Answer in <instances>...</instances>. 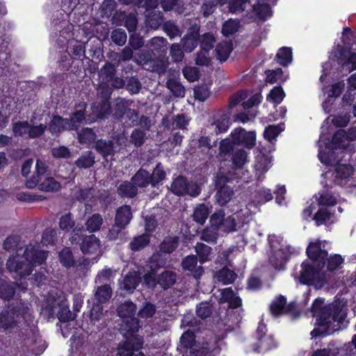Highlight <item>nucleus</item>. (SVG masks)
I'll return each instance as SVG.
<instances>
[{"instance_id": "30", "label": "nucleus", "mask_w": 356, "mask_h": 356, "mask_svg": "<svg viewBox=\"0 0 356 356\" xmlns=\"http://www.w3.org/2000/svg\"><path fill=\"white\" fill-rule=\"evenodd\" d=\"M150 239V235L147 233L136 236L130 241L129 248L133 252L140 251L149 245Z\"/></svg>"}, {"instance_id": "44", "label": "nucleus", "mask_w": 356, "mask_h": 356, "mask_svg": "<svg viewBox=\"0 0 356 356\" xmlns=\"http://www.w3.org/2000/svg\"><path fill=\"white\" fill-rule=\"evenodd\" d=\"M232 51V44L227 42H222L218 43L215 49L216 58L220 62L226 61L229 58Z\"/></svg>"}, {"instance_id": "18", "label": "nucleus", "mask_w": 356, "mask_h": 356, "mask_svg": "<svg viewBox=\"0 0 356 356\" xmlns=\"http://www.w3.org/2000/svg\"><path fill=\"white\" fill-rule=\"evenodd\" d=\"M140 327V321L138 318H129L122 319L120 330L126 339H131L135 336Z\"/></svg>"}, {"instance_id": "3", "label": "nucleus", "mask_w": 356, "mask_h": 356, "mask_svg": "<svg viewBox=\"0 0 356 356\" xmlns=\"http://www.w3.org/2000/svg\"><path fill=\"white\" fill-rule=\"evenodd\" d=\"M28 305L22 301L13 302L8 305L0 314V328L13 329L22 321H26L29 316Z\"/></svg>"}, {"instance_id": "36", "label": "nucleus", "mask_w": 356, "mask_h": 356, "mask_svg": "<svg viewBox=\"0 0 356 356\" xmlns=\"http://www.w3.org/2000/svg\"><path fill=\"white\" fill-rule=\"evenodd\" d=\"M247 160V152L244 149H240L233 152L229 161H232V168L234 170H240L243 168Z\"/></svg>"}, {"instance_id": "48", "label": "nucleus", "mask_w": 356, "mask_h": 356, "mask_svg": "<svg viewBox=\"0 0 356 356\" xmlns=\"http://www.w3.org/2000/svg\"><path fill=\"white\" fill-rule=\"evenodd\" d=\"M152 187L155 188L161 184L166 177V173L161 163H158L154 168L152 173H150Z\"/></svg>"}, {"instance_id": "41", "label": "nucleus", "mask_w": 356, "mask_h": 356, "mask_svg": "<svg viewBox=\"0 0 356 356\" xmlns=\"http://www.w3.org/2000/svg\"><path fill=\"white\" fill-rule=\"evenodd\" d=\"M97 135L92 129L88 127L83 128L78 133V141L81 145H90L95 142Z\"/></svg>"}, {"instance_id": "59", "label": "nucleus", "mask_w": 356, "mask_h": 356, "mask_svg": "<svg viewBox=\"0 0 356 356\" xmlns=\"http://www.w3.org/2000/svg\"><path fill=\"white\" fill-rule=\"evenodd\" d=\"M146 132L140 129H134L130 136V143L136 147H141L145 142Z\"/></svg>"}, {"instance_id": "22", "label": "nucleus", "mask_w": 356, "mask_h": 356, "mask_svg": "<svg viewBox=\"0 0 356 356\" xmlns=\"http://www.w3.org/2000/svg\"><path fill=\"white\" fill-rule=\"evenodd\" d=\"M180 238L178 236H167L163 238L159 245V252L165 254H170L178 248Z\"/></svg>"}, {"instance_id": "27", "label": "nucleus", "mask_w": 356, "mask_h": 356, "mask_svg": "<svg viewBox=\"0 0 356 356\" xmlns=\"http://www.w3.org/2000/svg\"><path fill=\"white\" fill-rule=\"evenodd\" d=\"M132 218L133 215L131 206L124 204L116 210L115 222L126 227L130 223Z\"/></svg>"}, {"instance_id": "23", "label": "nucleus", "mask_w": 356, "mask_h": 356, "mask_svg": "<svg viewBox=\"0 0 356 356\" xmlns=\"http://www.w3.org/2000/svg\"><path fill=\"white\" fill-rule=\"evenodd\" d=\"M141 274L138 270L129 271L123 279V289L126 291L133 293L141 282Z\"/></svg>"}, {"instance_id": "24", "label": "nucleus", "mask_w": 356, "mask_h": 356, "mask_svg": "<svg viewBox=\"0 0 356 356\" xmlns=\"http://www.w3.org/2000/svg\"><path fill=\"white\" fill-rule=\"evenodd\" d=\"M177 282V274L172 270H164L157 275L158 285L164 291L171 289Z\"/></svg>"}, {"instance_id": "13", "label": "nucleus", "mask_w": 356, "mask_h": 356, "mask_svg": "<svg viewBox=\"0 0 356 356\" xmlns=\"http://www.w3.org/2000/svg\"><path fill=\"white\" fill-rule=\"evenodd\" d=\"M47 254V251L39 250L31 245H27L24 252L26 259L29 260L33 268L45 263Z\"/></svg>"}, {"instance_id": "16", "label": "nucleus", "mask_w": 356, "mask_h": 356, "mask_svg": "<svg viewBox=\"0 0 356 356\" xmlns=\"http://www.w3.org/2000/svg\"><path fill=\"white\" fill-rule=\"evenodd\" d=\"M269 243L273 254L270 257V261L275 269L284 270L287 261L289 260V256L282 248L277 250H274L275 246L273 244L272 239H269Z\"/></svg>"}, {"instance_id": "15", "label": "nucleus", "mask_w": 356, "mask_h": 356, "mask_svg": "<svg viewBox=\"0 0 356 356\" xmlns=\"http://www.w3.org/2000/svg\"><path fill=\"white\" fill-rule=\"evenodd\" d=\"M197 257L191 254L182 259L181 266L184 270H188L191 273V275L196 280H198L204 273V268L202 266H197Z\"/></svg>"}, {"instance_id": "58", "label": "nucleus", "mask_w": 356, "mask_h": 356, "mask_svg": "<svg viewBox=\"0 0 356 356\" xmlns=\"http://www.w3.org/2000/svg\"><path fill=\"white\" fill-rule=\"evenodd\" d=\"M103 223V219L99 213H94L86 221V229L90 232H97L100 229Z\"/></svg>"}, {"instance_id": "9", "label": "nucleus", "mask_w": 356, "mask_h": 356, "mask_svg": "<svg viewBox=\"0 0 356 356\" xmlns=\"http://www.w3.org/2000/svg\"><path fill=\"white\" fill-rule=\"evenodd\" d=\"M92 108L93 115H88V121L89 124L95 122L98 119H108L111 113L110 96L102 97L97 104L93 105Z\"/></svg>"}, {"instance_id": "12", "label": "nucleus", "mask_w": 356, "mask_h": 356, "mask_svg": "<svg viewBox=\"0 0 356 356\" xmlns=\"http://www.w3.org/2000/svg\"><path fill=\"white\" fill-rule=\"evenodd\" d=\"M200 28L191 26L181 38L182 47L187 53L192 52L199 44Z\"/></svg>"}, {"instance_id": "31", "label": "nucleus", "mask_w": 356, "mask_h": 356, "mask_svg": "<svg viewBox=\"0 0 356 356\" xmlns=\"http://www.w3.org/2000/svg\"><path fill=\"white\" fill-rule=\"evenodd\" d=\"M136 309L137 307L135 303L131 300H126L118 306L117 309L118 315L122 318V320L129 318H134L136 317L135 314Z\"/></svg>"}, {"instance_id": "42", "label": "nucleus", "mask_w": 356, "mask_h": 356, "mask_svg": "<svg viewBox=\"0 0 356 356\" xmlns=\"http://www.w3.org/2000/svg\"><path fill=\"white\" fill-rule=\"evenodd\" d=\"M209 214V208L205 204H199L196 206L193 213V219L195 222L203 225Z\"/></svg>"}, {"instance_id": "20", "label": "nucleus", "mask_w": 356, "mask_h": 356, "mask_svg": "<svg viewBox=\"0 0 356 356\" xmlns=\"http://www.w3.org/2000/svg\"><path fill=\"white\" fill-rule=\"evenodd\" d=\"M231 125L230 117L228 113L225 112L215 115L213 122L211 126L213 128V131L216 135L226 133Z\"/></svg>"}, {"instance_id": "61", "label": "nucleus", "mask_w": 356, "mask_h": 356, "mask_svg": "<svg viewBox=\"0 0 356 356\" xmlns=\"http://www.w3.org/2000/svg\"><path fill=\"white\" fill-rule=\"evenodd\" d=\"M57 231L56 229L51 227L46 228L42 232L41 241L42 244L46 246L49 245H53L57 241Z\"/></svg>"}, {"instance_id": "4", "label": "nucleus", "mask_w": 356, "mask_h": 356, "mask_svg": "<svg viewBox=\"0 0 356 356\" xmlns=\"http://www.w3.org/2000/svg\"><path fill=\"white\" fill-rule=\"evenodd\" d=\"M86 232L83 226L77 225L70 237L71 244L78 246L83 254H95L100 248V241L94 234L86 235Z\"/></svg>"}, {"instance_id": "34", "label": "nucleus", "mask_w": 356, "mask_h": 356, "mask_svg": "<svg viewBox=\"0 0 356 356\" xmlns=\"http://www.w3.org/2000/svg\"><path fill=\"white\" fill-rule=\"evenodd\" d=\"M17 284L0 279V298L10 300L15 294Z\"/></svg>"}, {"instance_id": "25", "label": "nucleus", "mask_w": 356, "mask_h": 356, "mask_svg": "<svg viewBox=\"0 0 356 356\" xmlns=\"http://www.w3.org/2000/svg\"><path fill=\"white\" fill-rule=\"evenodd\" d=\"M234 143L229 138H224L219 143V151L217 158L220 161H228L234 152Z\"/></svg>"}, {"instance_id": "39", "label": "nucleus", "mask_w": 356, "mask_h": 356, "mask_svg": "<svg viewBox=\"0 0 356 356\" xmlns=\"http://www.w3.org/2000/svg\"><path fill=\"white\" fill-rule=\"evenodd\" d=\"M258 19L266 21L267 19L273 15V11L270 6L267 3H261L259 0L257 3L253 6Z\"/></svg>"}, {"instance_id": "46", "label": "nucleus", "mask_w": 356, "mask_h": 356, "mask_svg": "<svg viewBox=\"0 0 356 356\" xmlns=\"http://www.w3.org/2000/svg\"><path fill=\"white\" fill-rule=\"evenodd\" d=\"M59 228L60 230L65 233H68L76 227L75 226V221L72 213L68 212L64 215H62L59 218L58 222Z\"/></svg>"}, {"instance_id": "53", "label": "nucleus", "mask_w": 356, "mask_h": 356, "mask_svg": "<svg viewBox=\"0 0 356 356\" xmlns=\"http://www.w3.org/2000/svg\"><path fill=\"white\" fill-rule=\"evenodd\" d=\"M196 315L202 320L209 318L213 312L212 304L209 302H201L196 306Z\"/></svg>"}, {"instance_id": "14", "label": "nucleus", "mask_w": 356, "mask_h": 356, "mask_svg": "<svg viewBox=\"0 0 356 356\" xmlns=\"http://www.w3.org/2000/svg\"><path fill=\"white\" fill-rule=\"evenodd\" d=\"M127 113V117L131 119L132 117H138V113L134 110L129 108L128 102L123 98H118L113 106V116L115 120H121L124 114Z\"/></svg>"}, {"instance_id": "35", "label": "nucleus", "mask_w": 356, "mask_h": 356, "mask_svg": "<svg viewBox=\"0 0 356 356\" xmlns=\"http://www.w3.org/2000/svg\"><path fill=\"white\" fill-rule=\"evenodd\" d=\"M321 241V250L326 252V259H325V265L327 264V270L330 272L336 270L344 261L340 254H334L328 257V252L324 248Z\"/></svg>"}, {"instance_id": "56", "label": "nucleus", "mask_w": 356, "mask_h": 356, "mask_svg": "<svg viewBox=\"0 0 356 356\" xmlns=\"http://www.w3.org/2000/svg\"><path fill=\"white\" fill-rule=\"evenodd\" d=\"M233 195L234 191L230 186L222 187V188L217 189V202L221 206L225 205L229 202Z\"/></svg>"}, {"instance_id": "49", "label": "nucleus", "mask_w": 356, "mask_h": 356, "mask_svg": "<svg viewBox=\"0 0 356 356\" xmlns=\"http://www.w3.org/2000/svg\"><path fill=\"white\" fill-rule=\"evenodd\" d=\"M216 42V37L213 33L207 32L200 36L199 44L200 49L205 51H210L213 47Z\"/></svg>"}, {"instance_id": "60", "label": "nucleus", "mask_w": 356, "mask_h": 356, "mask_svg": "<svg viewBox=\"0 0 356 356\" xmlns=\"http://www.w3.org/2000/svg\"><path fill=\"white\" fill-rule=\"evenodd\" d=\"M285 92L281 86H275L270 90L269 94L267 95V100L272 102L273 104L278 105L284 99Z\"/></svg>"}, {"instance_id": "28", "label": "nucleus", "mask_w": 356, "mask_h": 356, "mask_svg": "<svg viewBox=\"0 0 356 356\" xmlns=\"http://www.w3.org/2000/svg\"><path fill=\"white\" fill-rule=\"evenodd\" d=\"M118 195L122 198L132 199L136 197L138 190L136 186L131 181H123L117 188Z\"/></svg>"}, {"instance_id": "62", "label": "nucleus", "mask_w": 356, "mask_h": 356, "mask_svg": "<svg viewBox=\"0 0 356 356\" xmlns=\"http://www.w3.org/2000/svg\"><path fill=\"white\" fill-rule=\"evenodd\" d=\"M118 65L106 62L101 69V73L103 76V79L106 82L109 83L112 80L114 76L116 75Z\"/></svg>"}, {"instance_id": "19", "label": "nucleus", "mask_w": 356, "mask_h": 356, "mask_svg": "<svg viewBox=\"0 0 356 356\" xmlns=\"http://www.w3.org/2000/svg\"><path fill=\"white\" fill-rule=\"evenodd\" d=\"M197 344V343L195 332L188 329L181 334L179 339V346L178 348L184 356Z\"/></svg>"}, {"instance_id": "52", "label": "nucleus", "mask_w": 356, "mask_h": 356, "mask_svg": "<svg viewBox=\"0 0 356 356\" xmlns=\"http://www.w3.org/2000/svg\"><path fill=\"white\" fill-rule=\"evenodd\" d=\"M146 22L149 27L156 29L163 23V15L160 11L153 10L147 15Z\"/></svg>"}, {"instance_id": "6", "label": "nucleus", "mask_w": 356, "mask_h": 356, "mask_svg": "<svg viewBox=\"0 0 356 356\" xmlns=\"http://www.w3.org/2000/svg\"><path fill=\"white\" fill-rule=\"evenodd\" d=\"M6 268L10 273H15L20 278H25L33 272V267L26 257H9L6 262Z\"/></svg>"}, {"instance_id": "55", "label": "nucleus", "mask_w": 356, "mask_h": 356, "mask_svg": "<svg viewBox=\"0 0 356 356\" xmlns=\"http://www.w3.org/2000/svg\"><path fill=\"white\" fill-rule=\"evenodd\" d=\"M69 51L67 53L70 54L73 60H77L81 62L86 57L85 45L81 43L76 42L75 44L69 47Z\"/></svg>"}, {"instance_id": "17", "label": "nucleus", "mask_w": 356, "mask_h": 356, "mask_svg": "<svg viewBox=\"0 0 356 356\" xmlns=\"http://www.w3.org/2000/svg\"><path fill=\"white\" fill-rule=\"evenodd\" d=\"M291 309V305H286V298L282 295L276 297L269 307L270 314L275 317L289 313Z\"/></svg>"}, {"instance_id": "29", "label": "nucleus", "mask_w": 356, "mask_h": 356, "mask_svg": "<svg viewBox=\"0 0 356 356\" xmlns=\"http://www.w3.org/2000/svg\"><path fill=\"white\" fill-rule=\"evenodd\" d=\"M131 181L137 188H147L152 186L150 173L145 169L140 168L131 177Z\"/></svg>"}, {"instance_id": "40", "label": "nucleus", "mask_w": 356, "mask_h": 356, "mask_svg": "<svg viewBox=\"0 0 356 356\" xmlns=\"http://www.w3.org/2000/svg\"><path fill=\"white\" fill-rule=\"evenodd\" d=\"M351 47L352 45L342 46L341 44H337L333 50L334 57L336 58L338 64L342 67H344V65H346V60L347 59L348 54H350Z\"/></svg>"}, {"instance_id": "63", "label": "nucleus", "mask_w": 356, "mask_h": 356, "mask_svg": "<svg viewBox=\"0 0 356 356\" xmlns=\"http://www.w3.org/2000/svg\"><path fill=\"white\" fill-rule=\"evenodd\" d=\"M163 29L171 39L175 37H179L181 35V31L177 25L176 22L172 20L165 22L163 24Z\"/></svg>"}, {"instance_id": "43", "label": "nucleus", "mask_w": 356, "mask_h": 356, "mask_svg": "<svg viewBox=\"0 0 356 356\" xmlns=\"http://www.w3.org/2000/svg\"><path fill=\"white\" fill-rule=\"evenodd\" d=\"M38 189L44 192H56L61 188L60 183L56 181L52 177H47L44 180L37 185Z\"/></svg>"}, {"instance_id": "21", "label": "nucleus", "mask_w": 356, "mask_h": 356, "mask_svg": "<svg viewBox=\"0 0 356 356\" xmlns=\"http://www.w3.org/2000/svg\"><path fill=\"white\" fill-rule=\"evenodd\" d=\"M47 171V166L40 160H37L35 164V170L31 179L26 180L25 186L28 188H34L44 177Z\"/></svg>"}, {"instance_id": "33", "label": "nucleus", "mask_w": 356, "mask_h": 356, "mask_svg": "<svg viewBox=\"0 0 356 356\" xmlns=\"http://www.w3.org/2000/svg\"><path fill=\"white\" fill-rule=\"evenodd\" d=\"M65 129H68V122L58 115H54L49 124V130L52 134H60Z\"/></svg>"}, {"instance_id": "8", "label": "nucleus", "mask_w": 356, "mask_h": 356, "mask_svg": "<svg viewBox=\"0 0 356 356\" xmlns=\"http://www.w3.org/2000/svg\"><path fill=\"white\" fill-rule=\"evenodd\" d=\"M143 339L140 336H135L120 343L117 348L118 356H133L134 352H138L143 346Z\"/></svg>"}, {"instance_id": "32", "label": "nucleus", "mask_w": 356, "mask_h": 356, "mask_svg": "<svg viewBox=\"0 0 356 356\" xmlns=\"http://www.w3.org/2000/svg\"><path fill=\"white\" fill-rule=\"evenodd\" d=\"M167 264L165 255L160 252H154L148 259L147 266L149 270L156 272L163 268H165Z\"/></svg>"}, {"instance_id": "10", "label": "nucleus", "mask_w": 356, "mask_h": 356, "mask_svg": "<svg viewBox=\"0 0 356 356\" xmlns=\"http://www.w3.org/2000/svg\"><path fill=\"white\" fill-rule=\"evenodd\" d=\"M355 169L350 164H337L334 169V181L337 185L341 186H350L349 184L354 175Z\"/></svg>"}, {"instance_id": "5", "label": "nucleus", "mask_w": 356, "mask_h": 356, "mask_svg": "<svg viewBox=\"0 0 356 356\" xmlns=\"http://www.w3.org/2000/svg\"><path fill=\"white\" fill-rule=\"evenodd\" d=\"M171 192L177 196L189 195L191 197H197L201 193L200 187L193 181H189L188 179L182 175H179L174 179L170 185Z\"/></svg>"}, {"instance_id": "7", "label": "nucleus", "mask_w": 356, "mask_h": 356, "mask_svg": "<svg viewBox=\"0 0 356 356\" xmlns=\"http://www.w3.org/2000/svg\"><path fill=\"white\" fill-rule=\"evenodd\" d=\"M230 136L235 145L251 149L256 145L255 131H247L242 127H238L231 132Z\"/></svg>"}, {"instance_id": "1", "label": "nucleus", "mask_w": 356, "mask_h": 356, "mask_svg": "<svg viewBox=\"0 0 356 356\" xmlns=\"http://www.w3.org/2000/svg\"><path fill=\"white\" fill-rule=\"evenodd\" d=\"M306 254L312 263L305 260L301 264L300 274L295 276L303 285L321 287L323 284V270L325 267L326 252L321 250V241H312L306 249Z\"/></svg>"}, {"instance_id": "51", "label": "nucleus", "mask_w": 356, "mask_h": 356, "mask_svg": "<svg viewBox=\"0 0 356 356\" xmlns=\"http://www.w3.org/2000/svg\"><path fill=\"white\" fill-rule=\"evenodd\" d=\"M218 277L224 284H230L235 281L237 275L234 270L225 266L218 271Z\"/></svg>"}, {"instance_id": "11", "label": "nucleus", "mask_w": 356, "mask_h": 356, "mask_svg": "<svg viewBox=\"0 0 356 356\" xmlns=\"http://www.w3.org/2000/svg\"><path fill=\"white\" fill-rule=\"evenodd\" d=\"M86 102H80L76 105V111L70 115V118H67L68 130H76L84 121L89 123L86 119Z\"/></svg>"}, {"instance_id": "47", "label": "nucleus", "mask_w": 356, "mask_h": 356, "mask_svg": "<svg viewBox=\"0 0 356 356\" xmlns=\"http://www.w3.org/2000/svg\"><path fill=\"white\" fill-rule=\"evenodd\" d=\"M112 296V289L110 285L104 284L99 286H97L95 293V298L97 302L100 303H106Z\"/></svg>"}, {"instance_id": "38", "label": "nucleus", "mask_w": 356, "mask_h": 356, "mask_svg": "<svg viewBox=\"0 0 356 356\" xmlns=\"http://www.w3.org/2000/svg\"><path fill=\"white\" fill-rule=\"evenodd\" d=\"M197 259L201 264L211 259L212 248L202 243H197L195 246Z\"/></svg>"}, {"instance_id": "37", "label": "nucleus", "mask_w": 356, "mask_h": 356, "mask_svg": "<svg viewBox=\"0 0 356 356\" xmlns=\"http://www.w3.org/2000/svg\"><path fill=\"white\" fill-rule=\"evenodd\" d=\"M293 54L291 47H283L279 49L275 56V60L278 64L283 67L289 66L292 62Z\"/></svg>"}, {"instance_id": "45", "label": "nucleus", "mask_w": 356, "mask_h": 356, "mask_svg": "<svg viewBox=\"0 0 356 356\" xmlns=\"http://www.w3.org/2000/svg\"><path fill=\"white\" fill-rule=\"evenodd\" d=\"M59 261L63 266L70 268L75 266L74 254L70 248H64L58 254Z\"/></svg>"}, {"instance_id": "2", "label": "nucleus", "mask_w": 356, "mask_h": 356, "mask_svg": "<svg viewBox=\"0 0 356 356\" xmlns=\"http://www.w3.org/2000/svg\"><path fill=\"white\" fill-rule=\"evenodd\" d=\"M342 307L337 301L325 305L316 318V326L310 333L312 337H325L341 330L346 318V314L342 313Z\"/></svg>"}, {"instance_id": "54", "label": "nucleus", "mask_w": 356, "mask_h": 356, "mask_svg": "<svg viewBox=\"0 0 356 356\" xmlns=\"http://www.w3.org/2000/svg\"><path fill=\"white\" fill-rule=\"evenodd\" d=\"M21 237L18 235H10L6 237L3 243V249L6 251H17L21 249Z\"/></svg>"}, {"instance_id": "26", "label": "nucleus", "mask_w": 356, "mask_h": 356, "mask_svg": "<svg viewBox=\"0 0 356 356\" xmlns=\"http://www.w3.org/2000/svg\"><path fill=\"white\" fill-rule=\"evenodd\" d=\"M114 143L111 140L99 139L95 142V149L103 158L115 154Z\"/></svg>"}, {"instance_id": "57", "label": "nucleus", "mask_w": 356, "mask_h": 356, "mask_svg": "<svg viewBox=\"0 0 356 356\" xmlns=\"http://www.w3.org/2000/svg\"><path fill=\"white\" fill-rule=\"evenodd\" d=\"M95 163V156L91 152L83 154L75 161V165L79 168L87 169L92 167Z\"/></svg>"}, {"instance_id": "64", "label": "nucleus", "mask_w": 356, "mask_h": 356, "mask_svg": "<svg viewBox=\"0 0 356 356\" xmlns=\"http://www.w3.org/2000/svg\"><path fill=\"white\" fill-rule=\"evenodd\" d=\"M184 356H213L212 351L208 346V344H203L200 346L197 344L193 349H191Z\"/></svg>"}, {"instance_id": "50", "label": "nucleus", "mask_w": 356, "mask_h": 356, "mask_svg": "<svg viewBox=\"0 0 356 356\" xmlns=\"http://www.w3.org/2000/svg\"><path fill=\"white\" fill-rule=\"evenodd\" d=\"M166 87L172 92L175 97H179L185 95L186 90L184 87L175 79L170 78L168 79Z\"/></svg>"}]
</instances>
